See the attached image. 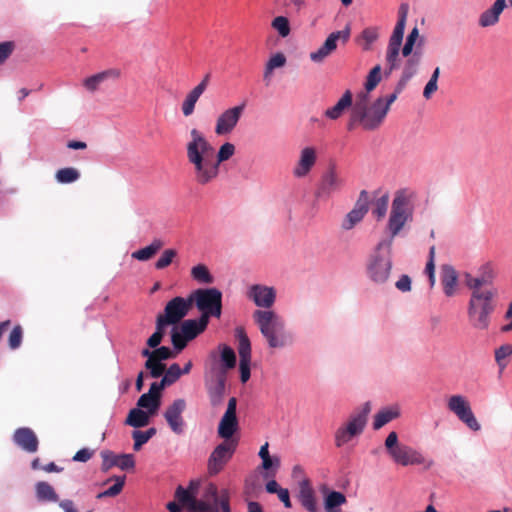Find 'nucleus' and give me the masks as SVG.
Wrapping results in <instances>:
<instances>
[{
  "label": "nucleus",
  "instance_id": "nucleus-1",
  "mask_svg": "<svg viewBox=\"0 0 512 512\" xmlns=\"http://www.w3.org/2000/svg\"><path fill=\"white\" fill-rule=\"evenodd\" d=\"M187 143V159L193 165L194 180L199 185H207L219 174V166L215 161V149L205 136L196 128L190 131Z\"/></svg>",
  "mask_w": 512,
  "mask_h": 512
},
{
  "label": "nucleus",
  "instance_id": "nucleus-2",
  "mask_svg": "<svg viewBox=\"0 0 512 512\" xmlns=\"http://www.w3.org/2000/svg\"><path fill=\"white\" fill-rule=\"evenodd\" d=\"M253 319L268 346L281 349L292 345L293 335L286 329L284 320L271 310H256Z\"/></svg>",
  "mask_w": 512,
  "mask_h": 512
},
{
  "label": "nucleus",
  "instance_id": "nucleus-3",
  "mask_svg": "<svg viewBox=\"0 0 512 512\" xmlns=\"http://www.w3.org/2000/svg\"><path fill=\"white\" fill-rule=\"evenodd\" d=\"M413 208L411 197L406 190H399L392 200L391 210L386 225L388 237L379 241V248H392L393 241L407 222L412 221Z\"/></svg>",
  "mask_w": 512,
  "mask_h": 512
},
{
  "label": "nucleus",
  "instance_id": "nucleus-4",
  "mask_svg": "<svg viewBox=\"0 0 512 512\" xmlns=\"http://www.w3.org/2000/svg\"><path fill=\"white\" fill-rule=\"evenodd\" d=\"M381 100H375L368 105V94L360 93L352 106L350 119L347 124L348 130H353L357 124L363 129L372 131L377 129L384 121L387 112L382 106Z\"/></svg>",
  "mask_w": 512,
  "mask_h": 512
},
{
  "label": "nucleus",
  "instance_id": "nucleus-5",
  "mask_svg": "<svg viewBox=\"0 0 512 512\" xmlns=\"http://www.w3.org/2000/svg\"><path fill=\"white\" fill-rule=\"evenodd\" d=\"M497 290L471 291L467 306L470 324L478 330L488 329L496 309Z\"/></svg>",
  "mask_w": 512,
  "mask_h": 512
},
{
  "label": "nucleus",
  "instance_id": "nucleus-6",
  "mask_svg": "<svg viewBox=\"0 0 512 512\" xmlns=\"http://www.w3.org/2000/svg\"><path fill=\"white\" fill-rule=\"evenodd\" d=\"M384 446L390 459L396 465L403 467L412 465H425L428 469L433 466V460H427L424 455L417 449L398 440V434L395 431L390 432L385 441Z\"/></svg>",
  "mask_w": 512,
  "mask_h": 512
},
{
  "label": "nucleus",
  "instance_id": "nucleus-7",
  "mask_svg": "<svg viewBox=\"0 0 512 512\" xmlns=\"http://www.w3.org/2000/svg\"><path fill=\"white\" fill-rule=\"evenodd\" d=\"M174 497L178 502L177 504L188 507L189 512H210L221 503L222 490L218 491L215 484L209 483L205 487L201 498L197 499L195 495L179 485L175 490Z\"/></svg>",
  "mask_w": 512,
  "mask_h": 512
},
{
  "label": "nucleus",
  "instance_id": "nucleus-8",
  "mask_svg": "<svg viewBox=\"0 0 512 512\" xmlns=\"http://www.w3.org/2000/svg\"><path fill=\"white\" fill-rule=\"evenodd\" d=\"M371 412V403L366 401L356 408L349 416L348 421L339 427L335 432V445L342 447L349 443L354 437L361 435L367 425L368 416Z\"/></svg>",
  "mask_w": 512,
  "mask_h": 512
},
{
  "label": "nucleus",
  "instance_id": "nucleus-9",
  "mask_svg": "<svg viewBox=\"0 0 512 512\" xmlns=\"http://www.w3.org/2000/svg\"><path fill=\"white\" fill-rule=\"evenodd\" d=\"M392 248H379V243L371 253L366 264V274L371 282L376 285L385 284L392 269Z\"/></svg>",
  "mask_w": 512,
  "mask_h": 512
},
{
  "label": "nucleus",
  "instance_id": "nucleus-10",
  "mask_svg": "<svg viewBox=\"0 0 512 512\" xmlns=\"http://www.w3.org/2000/svg\"><path fill=\"white\" fill-rule=\"evenodd\" d=\"M195 301L197 308L202 312L201 316H206L207 322L209 317L221 316L222 310V293L216 288L198 289L190 297Z\"/></svg>",
  "mask_w": 512,
  "mask_h": 512
},
{
  "label": "nucleus",
  "instance_id": "nucleus-11",
  "mask_svg": "<svg viewBox=\"0 0 512 512\" xmlns=\"http://www.w3.org/2000/svg\"><path fill=\"white\" fill-rule=\"evenodd\" d=\"M447 408L470 430L477 432L481 429V425L465 396L460 394L451 395L447 400Z\"/></svg>",
  "mask_w": 512,
  "mask_h": 512
},
{
  "label": "nucleus",
  "instance_id": "nucleus-12",
  "mask_svg": "<svg viewBox=\"0 0 512 512\" xmlns=\"http://www.w3.org/2000/svg\"><path fill=\"white\" fill-rule=\"evenodd\" d=\"M238 446V440L232 439L231 441H223L218 444L211 452L208 463L207 471L211 476L220 473L225 465L230 461Z\"/></svg>",
  "mask_w": 512,
  "mask_h": 512
},
{
  "label": "nucleus",
  "instance_id": "nucleus-13",
  "mask_svg": "<svg viewBox=\"0 0 512 512\" xmlns=\"http://www.w3.org/2000/svg\"><path fill=\"white\" fill-rule=\"evenodd\" d=\"M343 185L344 180L340 175L336 163L330 160L322 171V200L330 198L340 192Z\"/></svg>",
  "mask_w": 512,
  "mask_h": 512
},
{
  "label": "nucleus",
  "instance_id": "nucleus-14",
  "mask_svg": "<svg viewBox=\"0 0 512 512\" xmlns=\"http://www.w3.org/2000/svg\"><path fill=\"white\" fill-rule=\"evenodd\" d=\"M236 337L238 339V353L240 357L239 369L240 379L242 383H246L250 378V362H251V343L245 333L244 328H236Z\"/></svg>",
  "mask_w": 512,
  "mask_h": 512
},
{
  "label": "nucleus",
  "instance_id": "nucleus-15",
  "mask_svg": "<svg viewBox=\"0 0 512 512\" xmlns=\"http://www.w3.org/2000/svg\"><path fill=\"white\" fill-rule=\"evenodd\" d=\"M244 109L245 104L242 103L223 111L216 120L215 134L218 136L230 134L237 126Z\"/></svg>",
  "mask_w": 512,
  "mask_h": 512
},
{
  "label": "nucleus",
  "instance_id": "nucleus-16",
  "mask_svg": "<svg viewBox=\"0 0 512 512\" xmlns=\"http://www.w3.org/2000/svg\"><path fill=\"white\" fill-rule=\"evenodd\" d=\"M236 408L237 400L235 397H231L218 426V435L220 438L224 439V441H231L233 439L232 436L238 430Z\"/></svg>",
  "mask_w": 512,
  "mask_h": 512
},
{
  "label": "nucleus",
  "instance_id": "nucleus-17",
  "mask_svg": "<svg viewBox=\"0 0 512 512\" xmlns=\"http://www.w3.org/2000/svg\"><path fill=\"white\" fill-rule=\"evenodd\" d=\"M192 303V298L174 297L166 304L164 313L160 315L171 325H175L188 314Z\"/></svg>",
  "mask_w": 512,
  "mask_h": 512
},
{
  "label": "nucleus",
  "instance_id": "nucleus-18",
  "mask_svg": "<svg viewBox=\"0 0 512 512\" xmlns=\"http://www.w3.org/2000/svg\"><path fill=\"white\" fill-rule=\"evenodd\" d=\"M478 276H472L466 273L465 285L470 291L497 290L493 286L494 272L489 264H485L480 268Z\"/></svg>",
  "mask_w": 512,
  "mask_h": 512
},
{
  "label": "nucleus",
  "instance_id": "nucleus-19",
  "mask_svg": "<svg viewBox=\"0 0 512 512\" xmlns=\"http://www.w3.org/2000/svg\"><path fill=\"white\" fill-rule=\"evenodd\" d=\"M186 409V401L182 398L176 399L169 405L164 413V418L167 421L171 430L176 434L183 433L184 419L182 413Z\"/></svg>",
  "mask_w": 512,
  "mask_h": 512
},
{
  "label": "nucleus",
  "instance_id": "nucleus-20",
  "mask_svg": "<svg viewBox=\"0 0 512 512\" xmlns=\"http://www.w3.org/2000/svg\"><path fill=\"white\" fill-rule=\"evenodd\" d=\"M14 443L28 453H35L38 450L39 440L35 432L28 427H21L13 434Z\"/></svg>",
  "mask_w": 512,
  "mask_h": 512
},
{
  "label": "nucleus",
  "instance_id": "nucleus-21",
  "mask_svg": "<svg viewBox=\"0 0 512 512\" xmlns=\"http://www.w3.org/2000/svg\"><path fill=\"white\" fill-rule=\"evenodd\" d=\"M248 297L252 299L257 306L270 308L275 302L276 293L272 287L256 284L250 287Z\"/></svg>",
  "mask_w": 512,
  "mask_h": 512
},
{
  "label": "nucleus",
  "instance_id": "nucleus-22",
  "mask_svg": "<svg viewBox=\"0 0 512 512\" xmlns=\"http://www.w3.org/2000/svg\"><path fill=\"white\" fill-rule=\"evenodd\" d=\"M225 384L226 375L224 371L218 372L212 382L206 383L209 400L213 407H218L223 403Z\"/></svg>",
  "mask_w": 512,
  "mask_h": 512
},
{
  "label": "nucleus",
  "instance_id": "nucleus-23",
  "mask_svg": "<svg viewBox=\"0 0 512 512\" xmlns=\"http://www.w3.org/2000/svg\"><path fill=\"white\" fill-rule=\"evenodd\" d=\"M210 74H206L199 84H197L185 97L181 110L184 116L188 117L194 113L195 105L201 95L207 89Z\"/></svg>",
  "mask_w": 512,
  "mask_h": 512
},
{
  "label": "nucleus",
  "instance_id": "nucleus-24",
  "mask_svg": "<svg viewBox=\"0 0 512 512\" xmlns=\"http://www.w3.org/2000/svg\"><path fill=\"white\" fill-rule=\"evenodd\" d=\"M408 11H409V6L407 3H402L399 6L398 20L394 27L393 33L389 39V43H388L389 48L400 49L402 41H403Z\"/></svg>",
  "mask_w": 512,
  "mask_h": 512
},
{
  "label": "nucleus",
  "instance_id": "nucleus-25",
  "mask_svg": "<svg viewBox=\"0 0 512 512\" xmlns=\"http://www.w3.org/2000/svg\"><path fill=\"white\" fill-rule=\"evenodd\" d=\"M121 77V71L118 68H110L92 76H89L83 80L84 88L89 92H95L99 86L105 81L112 80L116 81Z\"/></svg>",
  "mask_w": 512,
  "mask_h": 512
},
{
  "label": "nucleus",
  "instance_id": "nucleus-26",
  "mask_svg": "<svg viewBox=\"0 0 512 512\" xmlns=\"http://www.w3.org/2000/svg\"><path fill=\"white\" fill-rule=\"evenodd\" d=\"M506 6V0H496L489 9L480 14L478 19L479 26L487 28L496 25L499 22L500 14Z\"/></svg>",
  "mask_w": 512,
  "mask_h": 512
},
{
  "label": "nucleus",
  "instance_id": "nucleus-27",
  "mask_svg": "<svg viewBox=\"0 0 512 512\" xmlns=\"http://www.w3.org/2000/svg\"><path fill=\"white\" fill-rule=\"evenodd\" d=\"M440 281L443 292L447 297H452L456 294L458 287V274L451 265H443L441 267Z\"/></svg>",
  "mask_w": 512,
  "mask_h": 512
},
{
  "label": "nucleus",
  "instance_id": "nucleus-28",
  "mask_svg": "<svg viewBox=\"0 0 512 512\" xmlns=\"http://www.w3.org/2000/svg\"><path fill=\"white\" fill-rule=\"evenodd\" d=\"M400 416L401 408L399 405L394 404L383 407L374 415L372 423L373 429L379 430L391 421L398 419Z\"/></svg>",
  "mask_w": 512,
  "mask_h": 512
},
{
  "label": "nucleus",
  "instance_id": "nucleus-29",
  "mask_svg": "<svg viewBox=\"0 0 512 512\" xmlns=\"http://www.w3.org/2000/svg\"><path fill=\"white\" fill-rule=\"evenodd\" d=\"M322 494L325 512H343L341 506L347 502V499L342 492L330 491L322 486Z\"/></svg>",
  "mask_w": 512,
  "mask_h": 512
},
{
  "label": "nucleus",
  "instance_id": "nucleus-30",
  "mask_svg": "<svg viewBox=\"0 0 512 512\" xmlns=\"http://www.w3.org/2000/svg\"><path fill=\"white\" fill-rule=\"evenodd\" d=\"M316 162V153L312 148H304L300 159L293 170V175L297 178L305 177Z\"/></svg>",
  "mask_w": 512,
  "mask_h": 512
},
{
  "label": "nucleus",
  "instance_id": "nucleus-31",
  "mask_svg": "<svg viewBox=\"0 0 512 512\" xmlns=\"http://www.w3.org/2000/svg\"><path fill=\"white\" fill-rule=\"evenodd\" d=\"M350 38V27L347 26L345 29L340 31L332 32L325 42L322 44V58L330 55L336 48L337 43L345 45Z\"/></svg>",
  "mask_w": 512,
  "mask_h": 512
},
{
  "label": "nucleus",
  "instance_id": "nucleus-32",
  "mask_svg": "<svg viewBox=\"0 0 512 512\" xmlns=\"http://www.w3.org/2000/svg\"><path fill=\"white\" fill-rule=\"evenodd\" d=\"M207 325L206 316H200L198 320L188 319L182 322L180 331L184 334L186 340L191 341L201 334L206 329Z\"/></svg>",
  "mask_w": 512,
  "mask_h": 512
},
{
  "label": "nucleus",
  "instance_id": "nucleus-33",
  "mask_svg": "<svg viewBox=\"0 0 512 512\" xmlns=\"http://www.w3.org/2000/svg\"><path fill=\"white\" fill-rule=\"evenodd\" d=\"M299 497L302 505L309 511V512H316V504L314 499V492L311 486V483L308 479H303L300 482V491H299Z\"/></svg>",
  "mask_w": 512,
  "mask_h": 512
},
{
  "label": "nucleus",
  "instance_id": "nucleus-34",
  "mask_svg": "<svg viewBox=\"0 0 512 512\" xmlns=\"http://www.w3.org/2000/svg\"><path fill=\"white\" fill-rule=\"evenodd\" d=\"M352 106V93L347 90L332 108L326 110L325 115L332 120H336L346 109Z\"/></svg>",
  "mask_w": 512,
  "mask_h": 512
},
{
  "label": "nucleus",
  "instance_id": "nucleus-35",
  "mask_svg": "<svg viewBox=\"0 0 512 512\" xmlns=\"http://www.w3.org/2000/svg\"><path fill=\"white\" fill-rule=\"evenodd\" d=\"M163 246H164V242L160 238H155L148 246L134 251L131 254V257L138 261H148L158 251H160Z\"/></svg>",
  "mask_w": 512,
  "mask_h": 512
},
{
  "label": "nucleus",
  "instance_id": "nucleus-36",
  "mask_svg": "<svg viewBox=\"0 0 512 512\" xmlns=\"http://www.w3.org/2000/svg\"><path fill=\"white\" fill-rule=\"evenodd\" d=\"M150 416L149 412H145L139 408H133L130 410L125 423L134 428H141L149 424Z\"/></svg>",
  "mask_w": 512,
  "mask_h": 512
},
{
  "label": "nucleus",
  "instance_id": "nucleus-37",
  "mask_svg": "<svg viewBox=\"0 0 512 512\" xmlns=\"http://www.w3.org/2000/svg\"><path fill=\"white\" fill-rule=\"evenodd\" d=\"M36 496L39 501L57 502L58 495L54 488L47 482L40 481L36 484Z\"/></svg>",
  "mask_w": 512,
  "mask_h": 512
},
{
  "label": "nucleus",
  "instance_id": "nucleus-38",
  "mask_svg": "<svg viewBox=\"0 0 512 512\" xmlns=\"http://www.w3.org/2000/svg\"><path fill=\"white\" fill-rule=\"evenodd\" d=\"M161 405L159 397H155L152 394L144 393L140 396L137 401V406L140 408L147 409L150 415H155Z\"/></svg>",
  "mask_w": 512,
  "mask_h": 512
},
{
  "label": "nucleus",
  "instance_id": "nucleus-39",
  "mask_svg": "<svg viewBox=\"0 0 512 512\" xmlns=\"http://www.w3.org/2000/svg\"><path fill=\"white\" fill-rule=\"evenodd\" d=\"M420 62H421V54L419 52H414L406 60L401 75L412 79L418 72Z\"/></svg>",
  "mask_w": 512,
  "mask_h": 512
},
{
  "label": "nucleus",
  "instance_id": "nucleus-40",
  "mask_svg": "<svg viewBox=\"0 0 512 512\" xmlns=\"http://www.w3.org/2000/svg\"><path fill=\"white\" fill-rule=\"evenodd\" d=\"M153 354H154V358H152V360H154V363H156V365L161 367L160 368V376H162L166 369V365L163 364L162 361L174 358L175 354L172 352V350L169 347H166V346H161V347L155 348L153 350Z\"/></svg>",
  "mask_w": 512,
  "mask_h": 512
},
{
  "label": "nucleus",
  "instance_id": "nucleus-41",
  "mask_svg": "<svg viewBox=\"0 0 512 512\" xmlns=\"http://www.w3.org/2000/svg\"><path fill=\"white\" fill-rule=\"evenodd\" d=\"M219 350L221 352V361H222V364H223V370L225 373H226V370H229V369H232L235 367L236 365V354L234 352V350L225 345V344H222L219 346Z\"/></svg>",
  "mask_w": 512,
  "mask_h": 512
},
{
  "label": "nucleus",
  "instance_id": "nucleus-42",
  "mask_svg": "<svg viewBox=\"0 0 512 512\" xmlns=\"http://www.w3.org/2000/svg\"><path fill=\"white\" fill-rule=\"evenodd\" d=\"M55 178L62 184L73 183L80 178V172L76 168L66 167L59 169L55 174Z\"/></svg>",
  "mask_w": 512,
  "mask_h": 512
},
{
  "label": "nucleus",
  "instance_id": "nucleus-43",
  "mask_svg": "<svg viewBox=\"0 0 512 512\" xmlns=\"http://www.w3.org/2000/svg\"><path fill=\"white\" fill-rule=\"evenodd\" d=\"M191 276L194 280L203 284H211L214 279L209 269L204 264H198L191 269Z\"/></svg>",
  "mask_w": 512,
  "mask_h": 512
},
{
  "label": "nucleus",
  "instance_id": "nucleus-44",
  "mask_svg": "<svg viewBox=\"0 0 512 512\" xmlns=\"http://www.w3.org/2000/svg\"><path fill=\"white\" fill-rule=\"evenodd\" d=\"M156 434L155 428H149L146 431L135 430L132 433L134 439L133 449L139 451L141 447L147 443Z\"/></svg>",
  "mask_w": 512,
  "mask_h": 512
},
{
  "label": "nucleus",
  "instance_id": "nucleus-45",
  "mask_svg": "<svg viewBox=\"0 0 512 512\" xmlns=\"http://www.w3.org/2000/svg\"><path fill=\"white\" fill-rule=\"evenodd\" d=\"M389 204V195L388 193L383 194L381 197L377 198L374 202L372 208V215L379 221L383 219L387 213Z\"/></svg>",
  "mask_w": 512,
  "mask_h": 512
},
{
  "label": "nucleus",
  "instance_id": "nucleus-46",
  "mask_svg": "<svg viewBox=\"0 0 512 512\" xmlns=\"http://www.w3.org/2000/svg\"><path fill=\"white\" fill-rule=\"evenodd\" d=\"M178 253L175 249L169 248L165 249L159 259L155 262V269L163 270L171 265L174 259L177 257Z\"/></svg>",
  "mask_w": 512,
  "mask_h": 512
},
{
  "label": "nucleus",
  "instance_id": "nucleus-47",
  "mask_svg": "<svg viewBox=\"0 0 512 512\" xmlns=\"http://www.w3.org/2000/svg\"><path fill=\"white\" fill-rule=\"evenodd\" d=\"M141 355L143 357H147V361L145 362V368L147 370H149L150 375L153 378L160 377V368L161 367L156 365V363H154V360H152V358H154L153 350L151 351L149 347L145 348L141 351Z\"/></svg>",
  "mask_w": 512,
  "mask_h": 512
},
{
  "label": "nucleus",
  "instance_id": "nucleus-48",
  "mask_svg": "<svg viewBox=\"0 0 512 512\" xmlns=\"http://www.w3.org/2000/svg\"><path fill=\"white\" fill-rule=\"evenodd\" d=\"M381 81V66L376 65L373 67L367 75L365 82V89L367 92H371Z\"/></svg>",
  "mask_w": 512,
  "mask_h": 512
},
{
  "label": "nucleus",
  "instance_id": "nucleus-49",
  "mask_svg": "<svg viewBox=\"0 0 512 512\" xmlns=\"http://www.w3.org/2000/svg\"><path fill=\"white\" fill-rule=\"evenodd\" d=\"M235 153V146L232 143L226 142L220 148L217 154L215 153V161L220 166L224 161L229 160Z\"/></svg>",
  "mask_w": 512,
  "mask_h": 512
},
{
  "label": "nucleus",
  "instance_id": "nucleus-50",
  "mask_svg": "<svg viewBox=\"0 0 512 512\" xmlns=\"http://www.w3.org/2000/svg\"><path fill=\"white\" fill-rule=\"evenodd\" d=\"M512 355V344H504L495 350V360L501 369L507 365L505 359Z\"/></svg>",
  "mask_w": 512,
  "mask_h": 512
},
{
  "label": "nucleus",
  "instance_id": "nucleus-51",
  "mask_svg": "<svg viewBox=\"0 0 512 512\" xmlns=\"http://www.w3.org/2000/svg\"><path fill=\"white\" fill-rule=\"evenodd\" d=\"M271 25L283 38L290 34L289 20L284 16H277L274 18Z\"/></svg>",
  "mask_w": 512,
  "mask_h": 512
},
{
  "label": "nucleus",
  "instance_id": "nucleus-52",
  "mask_svg": "<svg viewBox=\"0 0 512 512\" xmlns=\"http://www.w3.org/2000/svg\"><path fill=\"white\" fill-rule=\"evenodd\" d=\"M102 457V466L101 469L103 472H107L112 467L117 466L119 455L115 454L110 450H103L101 452Z\"/></svg>",
  "mask_w": 512,
  "mask_h": 512
},
{
  "label": "nucleus",
  "instance_id": "nucleus-53",
  "mask_svg": "<svg viewBox=\"0 0 512 512\" xmlns=\"http://www.w3.org/2000/svg\"><path fill=\"white\" fill-rule=\"evenodd\" d=\"M365 217L364 214H362L361 212L359 211H356V210H351L350 212H348V214L346 215V217L344 218L343 222H342V227L345 229V230H350L352 229L356 224H358L359 222L362 221V219Z\"/></svg>",
  "mask_w": 512,
  "mask_h": 512
},
{
  "label": "nucleus",
  "instance_id": "nucleus-54",
  "mask_svg": "<svg viewBox=\"0 0 512 512\" xmlns=\"http://www.w3.org/2000/svg\"><path fill=\"white\" fill-rule=\"evenodd\" d=\"M378 31L374 27L365 28L361 33V39L365 42L363 50L368 51L371 45L378 39Z\"/></svg>",
  "mask_w": 512,
  "mask_h": 512
},
{
  "label": "nucleus",
  "instance_id": "nucleus-55",
  "mask_svg": "<svg viewBox=\"0 0 512 512\" xmlns=\"http://www.w3.org/2000/svg\"><path fill=\"white\" fill-rule=\"evenodd\" d=\"M115 484L112 485L109 489L103 491L102 493L98 494V498H102V497H114L116 495H118L123 487H124V484H125V476H118V477H115Z\"/></svg>",
  "mask_w": 512,
  "mask_h": 512
},
{
  "label": "nucleus",
  "instance_id": "nucleus-56",
  "mask_svg": "<svg viewBox=\"0 0 512 512\" xmlns=\"http://www.w3.org/2000/svg\"><path fill=\"white\" fill-rule=\"evenodd\" d=\"M180 377H181V368L177 363H173L172 365H170V367L167 370L165 369V375L163 376L162 380L167 385H172Z\"/></svg>",
  "mask_w": 512,
  "mask_h": 512
},
{
  "label": "nucleus",
  "instance_id": "nucleus-57",
  "mask_svg": "<svg viewBox=\"0 0 512 512\" xmlns=\"http://www.w3.org/2000/svg\"><path fill=\"white\" fill-rule=\"evenodd\" d=\"M23 338V329L20 325H16L8 338V345L10 349L15 350L21 346Z\"/></svg>",
  "mask_w": 512,
  "mask_h": 512
},
{
  "label": "nucleus",
  "instance_id": "nucleus-58",
  "mask_svg": "<svg viewBox=\"0 0 512 512\" xmlns=\"http://www.w3.org/2000/svg\"><path fill=\"white\" fill-rule=\"evenodd\" d=\"M419 36V30L417 27H414L410 33L408 34L405 44L402 48V54L404 57H408L412 55L413 46Z\"/></svg>",
  "mask_w": 512,
  "mask_h": 512
},
{
  "label": "nucleus",
  "instance_id": "nucleus-59",
  "mask_svg": "<svg viewBox=\"0 0 512 512\" xmlns=\"http://www.w3.org/2000/svg\"><path fill=\"white\" fill-rule=\"evenodd\" d=\"M353 210L359 211L366 215L369 210V194L366 190L359 193L358 199L353 207Z\"/></svg>",
  "mask_w": 512,
  "mask_h": 512
},
{
  "label": "nucleus",
  "instance_id": "nucleus-60",
  "mask_svg": "<svg viewBox=\"0 0 512 512\" xmlns=\"http://www.w3.org/2000/svg\"><path fill=\"white\" fill-rule=\"evenodd\" d=\"M171 341L178 352L182 351L189 342V340H186V337H184V334L181 331L178 332L176 329H174L171 334Z\"/></svg>",
  "mask_w": 512,
  "mask_h": 512
},
{
  "label": "nucleus",
  "instance_id": "nucleus-61",
  "mask_svg": "<svg viewBox=\"0 0 512 512\" xmlns=\"http://www.w3.org/2000/svg\"><path fill=\"white\" fill-rule=\"evenodd\" d=\"M117 467L122 470L133 469L135 467L134 456L132 454H120Z\"/></svg>",
  "mask_w": 512,
  "mask_h": 512
},
{
  "label": "nucleus",
  "instance_id": "nucleus-62",
  "mask_svg": "<svg viewBox=\"0 0 512 512\" xmlns=\"http://www.w3.org/2000/svg\"><path fill=\"white\" fill-rule=\"evenodd\" d=\"M15 49L13 41H6L0 43V64L4 63L6 59L12 54Z\"/></svg>",
  "mask_w": 512,
  "mask_h": 512
},
{
  "label": "nucleus",
  "instance_id": "nucleus-63",
  "mask_svg": "<svg viewBox=\"0 0 512 512\" xmlns=\"http://www.w3.org/2000/svg\"><path fill=\"white\" fill-rule=\"evenodd\" d=\"M400 49L387 47L386 62L390 65V70H395L398 67V57Z\"/></svg>",
  "mask_w": 512,
  "mask_h": 512
},
{
  "label": "nucleus",
  "instance_id": "nucleus-64",
  "mask_svg": "<svg viewBox=\"0 0 512 512\" xmlns=\"http://www.w3.org/2000/svg\"><path fill=\"white\" fill-rule=\"evenodd\" d=\"M230 496L227 489L222 490V500L219 506L215 507L210 512H231L230 510Z\"/></svg>",
  "mask_w": 512,
  "mask_h": 512
}]
</instances>
